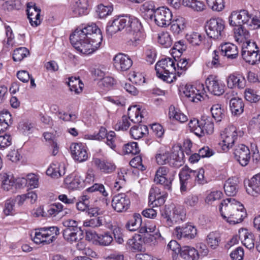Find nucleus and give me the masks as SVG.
<instances>
[{
    "instance_id": "obj_62",
    "label": "nucleus",
    "mask_w": 260,
    "mask_h": 260,
    "mask_svg": "<svg viewBox=\"0 0 260 260\" xmlns=\"http://www.w3.org/2000/svg\"><path fill=\"white\" fill-rule=\"evenodd\" d=\"M130 126V122L126 116H123L120 121L118 122L115 125L116 130H126Z\"/></svg>"
},
{
    "instance_id": "obj_56",
    "label": "nucleus",
    "mask_w": 260,
    "mask_h": 260,
    "mask_svg": "<svg viewBox=\"0 0 260 260\" xmlns=\"http://www.w3.org/2000/svg\"><path fill=\"white\" fill-rule=\"evenodd\" d=\"M124 150L126 153H131L132 154H137L140 151L137 142H132L125 144Z\"/></svg>"
},
{
    "instance_id": "obj_50",
    "label": "nucleus",
    "mask_w": 260,
    "mask_h": 260,
    "mask_svg": "<svg viewBox=\"0 0 260 260\" xmlns=\"http://www.w3.org/2000/svg\"><path fill=\"white\" fill-rule=\"evenodd\" d=\"M208 7L213 11H221L224 7L223 0H206Z\"/></svg>"
},
{
    "instance_id": "obj_45",
    "label": "nucleus",
    "mask_w": 260,
    "mask_h": 260,
    "mask_svg": "<svg viewBox=\"0 0 260 260\" xmlns=\"http://www.w3.org/2000/svg\"><path fill=\"white\" fill-rule=\"evenodd\" d=\"M29 54V50L26 48L20 47L14 50L13 59L15 61H20Z\"/></svg>"
},
{
    "instance_id": "obj_32",
    "label": "nucleus",
    "mask_w": 260,
    "mask_h": 260,
    "mask_svg": "<svg viewBox=\"0 0 260 260\" xmlns=\"http://www.w3.org/2000/svg\"><path fill=\"white\" fill-rule=\"evenodd\" d=\"M88 7L87 0H76L73 7V12L75 16L87 14Z\"/></svg>"
},
{
    "instance_id": "obj_13",
    "label": "nucleus",
    "mask_w": 260,
    "mask_h": 260,
    "mask_svg": "<svg viewBox=\"0 0 260 260\" xmlns=\"http://www.w3.org/2000/svg\"><path fill=\"white\" fill-rule=\"evenodd\" d=\"M205 83L209 92L214 95L219 96L224 92L225 85L216 76H209Z\"/></svg>"
},
{
    "instance_id": "obj_63",
    "label": "nucleus",
    "mask_w": 260,
    "mask_h": 260,
    "mask_svg": "<svg viewBox=\"0 0 260 260\" xmlns=\"http://www.w3.org/2000/svg\"><path fill=\"white\" fill-rule=\"evenodd\" d=\"M193 178L199 184L206 183L207 181L204 179V170L201 168L198 171H194Z\"/></svg>"
},
{
    "instance_id": "obj_54",
    "label": "nucleus",
    "mask_w": 260,
    "mask_h": 260,
    "mask_svg": "<svg viewBox=\"0 0 260 260\" xmlns=\"http://www.w3.org/2000/svg\"><path fill=\"white\" fill-rule=\"evenodd\" d=\"M220 50H214L213 53L212 59L211 61H209L207 65L209 68H217L220 66V61L219 59V54Z\"/></svg>"
},
{
    "instance_id": "obj_2",
    "label": "nucleus",
    "mask_w": 260,
    "mask_h": 260,
    "mask_svg": "<svg viewBox=\"0 0 260 260\" xmlns=\"http://www.w3.org/2000/svg\"><path fill=\"white\" fill-rule=\"evenodd\" d=\"M219 209L221 216L231 224H235L242 222L247 215L243 205L234 199L223 200Z\"/></svg>"
},
{
    "instance_id": "obj_20",
    "label": "nucleus",
    "mask_w": 260,
    "mask_h": 260,
    "mask_svg": "<svg viewBox=\"0 0 260 260\" xmlns=\"http://www.w3.org/2000/svg\"><path fill=\"white\" fill-rule=\"evenodd\" d=\"M167 193L161 191L157 186H153L149 191V200L150 202H155V205L160 206L165 203Z\"/></svg>"
},
{
    "instance_id": "obj_48",
    "label": "nucleus",
    "mask_w": 260,
    "mask_h": 260,
    "mask_svg": "<svg viewBox=\"0 0 260 260\" xmlns=\"http://www.w3.org/2000/svg\"><path fill=\"white\" fill-rule=\"evenodd\" d=\"M245 98L251 103H256L260 100V95L254 89L247 88L245 91Z\"/></svg>"
},
{
    "instance_id": "obj_64",
    "label": "nucleus",
    "mask_w": 260,
    "mask_h": 260,
    "mask_svg": "<svg viewBox=\"0 0 260 260\" xmlns=\"http://www.w3.org/2000/svg\"><path fill=\"white\" fill-rule=\"evenodd\" d=\"M222 193L220 191H214L209 194L205 199V202L208 204H211L212 202L221 198Z\"/></svg>"
},
{
    "instance_id": "obj_44",
    "label": "nucleus",
    "mask_w": 260,
    "mask_h": 260,
    "mask_svg": "<svg viewBox=\"0 0 260 260\" xmlns=\"http://www.w3.org/2000/svg\"><path fill=\"white\" fill-rule=\"evenodd\" d=\"M213 118L217 122L221 121L224 117V111L219 104H215L212 106L210 109Z\"/></svg>"
},
{
    "instance_id": "obj_42",
    "label": "nucleus",
    "mask_w": 260,
    "mask_h": 260,
    "mask_svg": "<svg viewBox=\"0 0 260 260\" xmlns=\"http://www.w3.org/2000/svg\"><path fill=\"white\" fill-rule=\"evenodd\" d=\"M68 86L72 91L79 93L82 90L83 84L79 78L71 77L69 78Z\"/></svg>"
},
{
    "instance_id": "obj_19",
    "label": "nucleus",
    "mask_w": 260,
    "mask_h": 260,
    "mask_svg": "<svg viewBox=\"0 0 260 260\" xmlns=\"http://www.w3.org/2000/svg\"><path fill=\"white\" fill-rule=\"evenodd\" d=\"M26 12L27 18L32 26H37L41 23V9L38 8L35 4L33 3H27Z\"/></svg>"
},
{
    "instance_id": "obj_51",
    "label": "nucleus",
    "mask_w": 260,
    "mask_h": 260,
    "mask_svg": "<svg viewBox=\"0 0 260 260\" xmlns=\"http://www.w3.org/2000/svg\"><path fill=\"white\" fill-rule=\"evenodd\" d=\"M158 41L166 48L170 47L172 44V40L170 35L167 32L161 33L160 35L158 36Z\"/></svg>"
},
{
    "instance_id": "obj_25",
    "label": "nucleus",
    "mask_w": 260,
    "mask_h": 260,
    "mask_svg": "<svg viewBox=\"0 0 260 260\" xmlns=\"http://www.w3.org/2000/svg\"><path fill=\"white\" fill-rule=\"evenodd\" d=\"M155 70L159 71V73H170L176 70L175 62L171 58H166L158 61L155 65Z\"/></svg>"
},
{
    "instance_id": "obj_15",
    "label": "nucleus",
    "mask_w": 260,
    "mask_h": 260,
    "mask_svg": "<svg viewBox=\"0 0 260 260\" xmlns=\"http://www.w3.org/2000/svg\"><path fill=\"white\" fill-rule=\"evenodd\" d=\"M129 198L124 193L115 196L112 201L113 208L118 212L126 211L130 205Z\"/></svg>"
},
{
    "instance_id": "obj_47",
    "label": "nucleus",
    "mask_w": 260,
    "mask_h": 260,
    "mask_svg": "<svg viewBox=\"0 0 260 260\" xmlns=\"http://www.w3.org/2000/svg\"><path fill=\"white\" fill-rule=\"evenodd\" d=\"M103 258L106 260H124L122 254L115 251L105 250L103 253Z\"/></svg>"
},
{
    "instance_id": "obj_1",
    "label": "nucleus",
    "mask_w": 260,
    "mask_h": 260,
    "mask_svg": "<svg viewBox=\"0 0 260 260\" xmlns=\"http://www.w3.org/2000/svg\"><path fill=\"white\" fill-rule=\"evenodd\" d=\"M71 44L78 51L90 54L100 47L103 40L101 29L94 23L78 27L71 35Z\"/></svg>"
},
{
    "instance_id": "obj_36",
    "label": "nucleus",
    "mask_w": 260,
    "mask_h": 260,
    "mask_svg": "<svg viewBox=\"0 0 260 260\" xmlns=\"http://www.w3.org/2000/svg\"><path fill=\"white\" fill-rule=\"evenodd\" d=\"M201 126L203 127L205 134L211 135L214 132V123L213 119L208 116H202L200 120Z\"/></svg>"
},
{
    "instance_id": "obj_12",
    "label": "nucleus",
    "mask_w": 260,
    "mask_h": 260,
    "mask_svg": "<svg viewBox=\"0 0 260 260\" xmlns=\"http://www.w3.org/2000/svg\"><path fill=\"white\" fill-rule=\"evenodd\" d=\"M235 158L242 166H246L250 158V150L247 146L244 144L236 145L233 149Z\"/></svg>"
},
{
    "instance_id": "obj_26",
    "label": "nucleus",
    "mask_w": 260,
    "mask_h": 260,
    "mask_svg": "<svg viewBox=\"0 0 260 260\" xmlns=\"http://www.w3.org/2000/svg\"><path fill=\"white\" fill-rule=\"evenodd\" d=\"M226 82L228 87L231 89L236 87L242 89L245 86L246 84L244 77L235 73L230 74L227 77Z\"/></svg>"
},
{
    "instance_id": "obj_61",
    "label": "nucleus",
    "mask_w": 260,
    "mask_h": 260,
    "mask_svg": "<svg viewBox=\"0 0 260 260\" xmlns=\"http://www.w3.org/2000/svg\"><path fill=\"white\" fill-rule=\"evenodd\" d=\"M63 206L59 203H54L51 205L47 209V212L49 215L55 216L59 212L62 211Z\"/></svg>"
},
{
    "instance_id": "obj_40",
    "label": "nucleus",
    "mask_w": 260,
    "mask_h": 260,
    "mask_svg": "<svg viewBox=\"0 0 260 260\" xmlns=\"http://www.w3.org/2000/svg\"><path fill=\"white\" fill-rule=\"evenodd\" d=\"M130 134L134 139H139L148 134V127L146 125H135L131 128Z\"/></svg>"
},
{
    "instance_id": "obj_7",
    "label": "nucleus",
    "mask_w": 260,
    "mask_h": 260,
    "mask_svg": "<svg viewBox=\"0 0 260 260\" xmlns=\"http://www.w3.org/2000/svg\"><path fill=\"white\" fill-rule=\"evenodd\" d=\"M176 175L174 169H169L166 167H159L156 172L154 181L156 184L161 185L165 189H171L172 181Z\"/></svg>"
},
{
    "instance_id": "obj_14",
    "label": "nucleus",
    "mask_w": 260,
    "mask_h": 260,
    "mask_svg": "<svg viewBox=\"0 0 260 260\" xmlns=\"http://www.w3.org/2000/svg\"><path fill=\"white\" fill-rule=\"evenodd\" d=\"M193 175L194 170H191L187 166H184L181 169L179 174L181 191H185L188 186H191Z\"/></svg>"
},
{
    "instance_id": "obj_16",
    "label": "nucleus",
    "mask_w": 260,
    "mask_h": 260,
    "mask_svg": "<svg viewBox=\"0 0 260 260\" xmlns=\"http://www.w3.org/2000/svg\"><path fill=\"white\" fill-rule=\"evenodd\" d=\"M113 64L117 70L125 71L132 67L133 61L128 55L119 53L114 56Z\"/></svg>"
},
{
    "instance_id": "obj_31",
    "label": "nucleus",
    "mask_w": 260,
    "mask_h": 260,
    "mask_svg": "<svg viewBox=\"0 0 260 260\" xmlns=\"http://www.w3.org/2000/svg\"><path fill=\"white\" fill-rule=\"evenodd\" d=\"M46 174L53 178H58L65 174V168L59 163H52L46 171Z\"/></svg>"
},
{
    "instance_id": "obj_59",
    "label": "nucleus",
    "mask_w": 260,
    "mask_h": 260,
    "mask_svg": "<svg viewBox=\"0 0 260 260\" xmlns=\"http://www.w3.org/2000/svg\"><path fill=\"white\" fill-rule=\"evenodd\" d=\"M86 191L91 192L98 191L104 197H107L108 196V193L102 184L95 183L92 186L88 187Z\"/></svg>"
},
{
    "instance_id": "obj_60",
    "label": "nucleus",
    "mask_w": 260,
    "mask_h": 260,
    "mask_svg": "<svg viewBox=\"0 0 260 260\" xmlns=\"http://www.w3.org/2000/svg\"><path fill=\"white\" fill-rule=\"evenodd\" d=\"M244 255V251L243 248L239 246L233 250L230 255L232 260H243Z\"/></svg>"
},
{
    "instance_id": "obj_21",
    "label": "nucleus",
    "mask_w": 260,
    "mask_h": 260,
    "mask_svg": "<svg viewBox=\"0 0 260 260\" xmlns=\"http://www.w3.org/2000/svg\"><path fill=\"white\" fill-rule=\"evenodd\" d=\"M70 149L75 160L83 162L87 159L88 154L86 150L82 143L72 144L70 146Z\"/></svg>"
},
{
    "instance_id": "obj_52",
    "label": "nucleus",
    "mask_w": 260,
    "mask_h": 260,
    "mask_svg": "<svg viewBox=\"0 0 260 260\" xmlns=\"http://www.w3.org/2000/svg\"><path fill=\"white\" fill-rule=\"evenodd\" d=\"M113 9L110 6H105L100 5L98 6L96 12L99 18H103L111 13Z\"/></svg>"
},
{
    "instance_id": "obj_3",
    "label": "nucleus",
    "mask_w": 260,
    "mask_h": 260,
    "mask_svg": "<svg viewBox=\"0 0 260 260\" xmlns=\"http://www.w3.org/2000/svg\"><path fill=\"white\" fill-rule=\"evenodd\" d=\"M147 11V14L150 19L154 21L159 26L164 27L169 25L172 18V13L171 10L166 7H160L154 9L153 5H150Z\"/></svg>"
},
{
    "instance_id": "obj_5",
    "label": "nucleus",
    "mask_w": 260,
    "mask_h": 260,
    "mask_svg": "<svg viewBox=\"0 0 260 260\" xmlns=\"http://www.w3.org/2000/svg\"><path fill=\"white\" fill-rule=\"evenodd\" d=\"M59 234V230L57 226L40 228L35 229L32 240L36 244H50L54 242Z\"/></svg>"
},
{
    "instance_id": "obj_11",
    "label": "nucleus",
    "mask_w": 260,
    "mask_h": 260,
    "mask_svg": "<svg viewBox=\"0 0 260 260\" xmlns=\"http://www.w3.org/2000/svg\"><path fill=\"white\" fill-rule=\"evenodd\" d=\"M251 15L245 10H242L239 12H233L229 17V23L230 25H241L246 24L249 26Z\"/></svg>"
},
{
    "instance_id": "obj_18",
    "label": "nucleus",
    "mask_w": 260,
    "mask_h": 260,
    "mask_svg": "<svg viewBox=\"0 0 260 260\" xmlns=\"http://www.w3.org/2000/svg\"><path fill=\"white\" fill-rule=\"evenodd\" d=\"M197 234L196 228L189 224H187L185 226H177L175 228L174 232V234L179 240L182 238L186 240L192 239Z\"/></svg>"
},
{
    "instance_id": "obj_10",
    "label": "nucleus",
    "mask_w": 260,
    "mask_h": 260,
    "mask_svg": "<svg viewBox=\"0 0 260 260\" xmlns=\"http://www.w3.org/2000/svg\"><path fill=\"white\" fill-rule=\"evenodd\" d=\"M222 142L220 143L223 151H226L232 148L238 139V133L235 126L231 125L225 128L221 134Z\"/></svg>"
},
{
    "instance_id": "obj_34",
    "label": "nucleus",
    "mask_w": 260,
    "mask_h": 260,
    "mask_svg": "<svg viewBox=\"0 0 260 260\" xmlns=\"http://www.w3.org/2000/svg\"><path fill=\"white\" fill-rule=\"evenodd\" d=\"M244 103L241 99L239 98H232L230 101V110L233 114L239 115L244 110Z\"/></svg>"
},
{
    "instance_id": "obj_33",
    "label": "nucleus",
    "mask_w": 260,
    "mask_h": 260,
    "mask_svg": "<svg viewBox=\"0 0 260 260\" xmlns=\"http://www.w3.org/2000/svg\"><path fill=\"white\" fill-rule=\"evenodd\" d=\"M224 192L228 196H234L238 190L237 179L235 178L228 179L224 185Z\"/></svg>"
},
{
    "instance_id": "obj_17",
    "label": "nucleus",
    "mask_w": 260,
    "mask_h": 260,
    "mask_svg": "<svg viewBox=\"0 0 260 260\" xmlns=\"http://www.w3.org/2000/svg\"><path fill=\"white\" fill-rule=\"evenodd\" d=\"M162 216L166 219L168 226H171L174 224L179 223L182 221L185 217V215L182 210L180 208H174L172 215H169L165 212L162 214Z\"/></svg>"
},
{
    "instance_id": "obj_37",
    "label": "nucleus",
    "mask_w": 260,
    "mask_h": 260,
    "mask_svg": "<svg viewBox=\"0 0 260 260\" xmlns=\"http://www.w3.org/2000/svg\"><path fill=\"white\" fill-rule=\"evenodd\" d=\"M170 29L174 34H179L185 27V19L183 17H179L176 19L171 21Z\"/></svg>"
},
{
    "instance_id": "obj_43",
    "label": "nucleus",
    "mask_w": 260,
    "mask_h": 260,
    "mask_svg": "<svg viewBox=\"0 0 260 260\" xmlns=\"http://www.w3.org/2000/svg\"><path fill=\"white\" fill-rule=\"evenodd\" d=\"M182 5L198 12L203 11L205 8L204 3L198 0H182Z\"/></svg>"
},
{
    "instance_id": "obj_6",
    "label": "nucleus",
    "mask_w": 260,
    "mask_h": 260,
    "mask_svg": "<svg viewBox=\"0 0 260 260\" xmlns=\"http://www.w3.org/2000/svg\"><path fill=\"white\" fill-rule=\"evenodd\" d=\"M207 36L214 40H221L225 36V22L221 18H211L205 25Z\"/></svg>"
},
{
    "instance_id": "obj_29",
    "label": "nucleus",
    "mask_w": 260,
    "mask_h": 260,
    "mask_svg": "<svg viewBox=\"0 0 260 260\" xmlns=\"http://www.w3.org/2000/svg\"><path fill=\"white\" fill-rule=\"evenodd\" d=\"M63 236L68 242H76L83 239V233L81 229H76L75 231L66 229L63 230Z\"/></svg>"
},
{
    "instance_id": "obj_24",
    "label": "nucleus",
    "mask_w": 260,
    "mask_h": 260,
    "mask_svg": "<svg viewBox=\"0 0 260 260\" xmlns=\"http://www.w3.org/2000/svg\"><path fill=\"white\" fill-rule=\"evenodd\" d=\"M252 45L255 46L256 50H242V56L246 62L253 65L260 61V50L255 43H253Z\"/></svg>"
},
{
    "instance_id": "obj_58",
    "label": "nucleus",
    "mask_w": 260,
    "mask_h": 260,
    "mask_svg": "<svg viewBox=\"0 0 260 260\" xmlns=\"http://www.w3.org/2000/svg\"><path fill=\"white\" fill-rule=\"evenodd\" d=\"M156 75L158 77L167 83H172L176 79V76L174 75L173 72H171L170 73H159V70H157Z\"/></svg>"
},
{
    "instance_id": "obj_27",
    "label": "nucleus",
    "mask_w": 260,
    "mask_h": 260,
    "mask_svg": "<svg viewBox=\"0 0 260 260\" xmlns=\"http://www.w3.org/2000/svg\"><path fill=\"white\" fill-rule=\"evenodd\" d=\"M183 93L189 101L194 103H198L204 99L203 95L201 94L200 90L193 85H186Z\"/></svg>"
},
{
    "instance_id": "obj_38",
    "label": "nucleus",
    "mask_w": 260,
    "mask_h": 260,
    "mask_svg": "<svg viewBox=\"0 0 260 260\" xmlns=\"http://www.w3.org/2000/svg\"><path fill=\"white\" fill-rule=\"evenodd\" d=\"M142 224L141 216L139 213H135L133 217L126 224V228L130 231H135L138 230Z\"/></svg>"
},
{
    "instance_id": "obj_53",
    "label": "nucleus",
    "mask_w": 260,
    "mask_h": 260,
    "mask_svg": "<svg viewBox=\"0 0 260 260\" xmlns=\"http://www.w3.org/2000/svg\"><path fill=\"white\" fill-rule=\"evenodd\" d=\"M131 110H133V112H135V119H132L131 121L135 122H141L142 121V118L143 117L142 113L141 112V109L140 108L138 107L137 105L133 106V107H129L128 109V111L129 112L128 115H129V118H131L132 116L130 114V111Z\"/></svg>"
},
{
    "instance_id": "obj_28",
    "label": "nucleus",
    "mask_w": 260,
    "mask_h": 260,
    "mask_svg": "<svg viewBox=\"0 0 260 260\" xmlns=\"http://www.w3.org/2000/svg\"><path fill=\"white\" fill-rule=\"evenodd\" d=\"M178 252H180V256L184 260H198L200 257L198 250L187 245L181 247Z\"/></svg>"
},
{
    "instance_id": "obj_4",
    "label": "nucleus",
    "mask_w": 260,
    "mask_h": 260,
    "mask_svg": "<svg viewBox=\"0 0 260 260\" xmlns=\"http://www.w3.org/2000/svg\"><path fill=\"white\" fill-rule=\"evenodd\" d=\"M183 157V151L179 148V150L174 151L171 154L168 151L157 153L155 158L157 163L159 165L169 164L171 167L179 168L184 162Z\"/></svg>"
},
{
    "instance_id": "obj_39",
    "label": "nucleus",
    "mask_w": 260,
    "mask_h": 260,
    "mask_svg": "<svg viewBox=\"0 0 260 260\" xmlns=\"http://www.w3.org/2000/svg\"><path fill=\"white\" fill-rule=\"evenodd\" d=\"M169 116L171 119H175L181 123L186 122L188 120L185 115L172 105L169 107Z\"/></svg>"
},
{
    "instance_id": "obj_9",
    "label": "nucleus",
    "mask_w": 260,
    "mask_h": 260,
    "mask_svg": "<svg viewBox=\"0 0 260 260\" xmlns=\"http://www.w3.org/2000/svg\"><path fill=\"white\" fill-rule=\"evenodd\" d=\"M133 18L128 16L118 17L112 21H110L106 27V32L108 35L112 36L119 31L128 27Z\"/></svg>"
},
{
    "instance_id": "obj_46",
    "label": "nucleus",
    "mask_w": 260,
    "mask_h": 260,
    "mask_svg": "<svg viewBox=\"0 0 260 260\" xmlns=\"http://www.w3.org/2000/svg\"><path fill=\"white\" fill-rule=\"evenodd\" d=\"M105 222L106 221L104 217L99 216L84 221L83 225L84 226L96 228L104 225Z\"/></svg>"
},
{
    "instance_id": "obj_55",
    "label": "nucleus",
    "mask_w": 260,
    "mask_h": 260,
    "mask_svg": "<svg viewBox=\"0 0 260 260\" xmlns=\"http://www.w3.org/2000/svg\"><path fill=\"white\" fill-rule=\"evenodd\" d=\"M233 26H235L234 28V33L236 36V37H243V38L245 39H247L249 37V34L248 30H246L244 28V26H243L242 25H233Z\"/></svg>"
},
{
    "instance_id": "obj_57",
    "label": "nucleus",
    "mask_w": 260,
    "mask_h": 260,
    "mask_svg": "<svg viewBox=\"0 0 260 260\" xmlns=\"http://www.w3.org/2000/svg\"><path fill=\"white\" fill-rule=\"evenodd\" d=\"M27 186L30 188H37L39 186V177L34 174H29L26 176Z\"/></svg>"
},
{
    "instance_id": "obj_8",
    "label": "nucleus",
    "mask_w": 260,
    "mask_h": 260,
    "mask_svg": "<svg viewBox=\"0 0 260 260\" xmlns=\"http://www.w3.org/2000/svg\"><path fill=\"white\" fill-rule=\"evenodd\" d=\"M141 24L138 19L132 18L128 27L126 28V33L129 36L128 38L134 46H137L142 42L145 38L144 32L141 30Z\"/></svg>"
},
{
    "instance_id": "obj_22",
    "label": "nucleus",
    "mask_w": 260,
    "mask_h": 260,
    "mask_svg": "<svg viewBox=\"0 0 260 260\" xmlns=\"http://www.w3.org/2000/svg\"><path fill=\"white\" fill-rule=\"evenodd\" d=\"M254 244L253 235L249 233L246 229H241L238 235L234 236L230 240L231 244Z\"/></svg>"
},
{
    "instance_id": "obj_35",
    "label": "nucleus",
    "mask_w": 260,
    "mask_h": 260,
    "mask_svg": "<svg viewBox=\"0 0 260 260\" xmlns=\"http://www.w3.org/2000/svg\"><path fill=\"white\" fill-rule=\"evenodd\" d=\"M260 174L253 176L250 181L247 191L253 196H256L260 192Z\"/></svg>"
},
{
    "instance_id": "obj_23",
    "label": "nucleus",
    "mask_w": 260,
    "mask_h": 260,
    "mask_svg": "<svg viewBox=\"0 0 260 260\" xmlns=\"http://www.w3.org/2000/svg\"><path fill=\"white\" fill-rule=\"evenodd\" d=\"M92 163L98 170L105 174L112 173L116 169L115 165L113 162L107 160L93 158Z\"/></svg>"
},
{
    "instance_id": "obj_30",
    "label": "nucleus",
    "mask_w": 260,
    "mask_h": 260,
    "mask_svg": "<svg viewBox=\"0 0 260 260\" xmlns=\"http://www.w3.org/2000/svg\"><path fill=\"white\" fill-rule=\"evenodd\" d=\"M220 51L224 56H226L228 58L235 59L237 58L238 55V50L237 46L235 45L226 43L222 44L220 46Z\"/></svg>"
},
{
    "instance_id": "obj_41",
    "label": "nucleus",
    "mask_w": 260,
    "mask_h": 260,
    "mask_svg": "<svg viewBox=\"0 0 260 260\" xmlns=\"http://www.w3.org/2000/svg\"><path fill=\"white\" fill-rule=\"evenodd\" d=\"M188 126L190 131L199 137H202L205 135L203 126H201L200 120L196 119L190 120Z\"/></svg>"
},
{
    "instance_id": "obj_49",
    "label": "nucleus",
    "mask_w": 260,
    "mask_h": 260,
    "mask_svg": "<svg viewBox=\"0 0 260 260\" xmlns=\"http://www.w3.org/2000/svg\"><path fill=\"white\" fill-rule=\"evenodd\" d=\"M187 41L192 45H199L203 39V37L199 33L192 32L186 36Z\"/></svg>"
}]
</instances>
